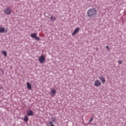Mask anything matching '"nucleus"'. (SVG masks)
Returning <instances> with one entry per match:
<instances>
[{
    "label": "nucleus",
    "instance_id": "f257e3e1",
    "mask_svg": "<svg viewBox=\"0 0 126 126\" xmlns=\"http://www.w3.org/2000/svg\"><path fill=\"white\" fill-rule=\"evenodd\" d=\"M87 15L90 18H94L97 16V10L95 8L89 9L87 11Z\"/></svg>",
    "mask_w": 126,
    "mask_h": 126
},
{
    "label": "nucleus",
    "instance_id": "f03ea898",
    "mask_svg": "<svg viewBox=\"0 0 126 126\" xmlns=\"http://www.w3.org/2000/svg\"><path fill=\"white\" fill-rule=\"evenodd\" d=\"M31 37L33 39H35L36 41H41V38L39 36H37V33H33L31 34Z\"/></svg>",
    "mask_w": 126,
    "mask_h": 126
},
{
    "label": "nucleus",
    "instance_id": "7ed1b4c3",
    "mask_svg": "<svg viewBox=\"0 0 126 126\" xmlns=\"http://www.w3.org/2000/svg\"><path fill=\"white\" fill-rule=\"evenodd\" d=\"M11 12H12V10H11L9 7H7L6 9H4V13H5L6 15H10Z\"/></svg>",
    "mask_w": 126,
    "mask_h": 126
},
{
    "label": "nucleus",
    "instance_id": "20e7f679",
    "mask_svg": "<svg viewBox=\"0 0 126 126\" xmlns=\"http://www.w3.org/2000/svg\"><path fill=\"white\" fill-rule=\"evenodd\" d=\"M26 114L29 117H33L34 116V112L31 109H28L26 111Z\"/></svg>",
    "mask_w": 126,
    "mask_h": 126
},
{
    "label": "nucleus",
    "instance_id": "39448f33",
    "mask_svg": "<svg viewBox=\"0 0 126 126\" xmlns=\"http://www.w3.org/2000/svg\"><path fill=\"white\" fill-rule=\"evenodd\" d=\"M45 61H46V58H45V56L43 55L40 56L38 59V61L40 63H45Z\"/></svg>",
    "mask_w": 126,
    "mask_h": 126
},
{
    "label": "nucleus",
    "instance_id": "423d86ee",
    "mask_svg": "<svg viewBox=\"0 0 126 126\" xmlns=\"http://www.w3.org/2000/svg\"><path fill=\"white\" fill-rule=\"evenodd\" d=\"M94 85L96 87H99V86H101V82L99 80H96L94 82Z\"/></svg>",
    "mask_w": 126,
    "mask_h": 126
},
{
    "label": "nucleus",
    "instance_id": "0eeeda50",
    "mask_svg": "<svg viewBox=\"0 0 126 126\" xmlns=\"http://www.w3.org/2000/svg\"><path fill=\"white\" fill-rule=\"evenodd\" d=\"M7 32V29H5V28L0 27V33H6Z\"/></svg>",
    "mask_w": 126,
    "mask_h": 126
},
{
    "label": "nucleus",
    "instance_id": "6e6552de",
    "mask_svg": "<svg viewBox=\"0 0 126 126\" xmlns=\"http://www.w3.org/2000/svg\"><path fill=\"white\" fill-rule=\"evenodd\" d=\"M79 30H80V29L79 28H77L74 30L73 33H72V36H74V35L77 34L78 32H79Z\"/></svg>",
    "mask_w": 126,
    "mask_h": 126
},
{
    "label": "nucleus",
    "instance_id": "1a4fd4ad",
    "mask_svg": "<svg viewBox=\"0 0 126 126\" xmlns=\"http://www.w3.org/2000/svg\"><path fill=\"white\" fill-rule=\"evenodd\" d=\"M56 93H57V92L56 91V90H55V89H52L50 93L52 97H53L54 96H56Z\"/></svg>",
    "mask_w": 126,
    "mask_h": 126
},
{
    "label": "nucleus",
    "instance_id": "9d476101",
    "mask_svg": "<svg viewBox=\"0 0 126 126\" xmlns=\"http://www.w3.org/2000/svg\"><path fill=\"white\" fill-rule=\"evenodd\" d=\"M99 79L101 81L102 83H103V84H104V83L106 82V79H105V77H104V76H101L99 77Z\"/></svg>",
    "mask_w": 126,
    "mask_h": 126
},
{
    "label": "nucleus",
    "instance_id": "9b49d317",
    "mask_svg": "<svg viewBox=\"0 0 126 126\" xmlns=\"http://www.w3.org/2000/svg\"><path fill=\"white\" fill-rule=\"evenodd\" d=\"M27 89H29V90H32V86H31V84L29 82H27Z\"/></svg>",
    "mask_w": 126,
    "mask_h": 126
},
{
    "label": "nucleus",
    "instance_id": "f8f14e48",
    "mask_svg": "<svg viewBox=\"0 0 126 126\" xmlns=\"http://www.w3.org/2000/svg\"><path fill=\"white\" fill-rule=\"evenodd\" d=\"M51 120V122H52V123H57V118L56 117H52L50 119Z\"/></svg>",
    "mask_w": 126,
    "mask_h": 126
},
{
    "label": "nucleus",
    "instance_id": "ddd939ff",
    "mask_svg": "<svg viewBox=\"0 0 126 126\" xmlns=\"http://www.w3.org/2000/svg\"><path fill=\"white\" fill-rule=\"evenodd\" d=\"M23 120L24 122H25L26 123H27V122L29 121V118H28V116H27V115H25L24 118L23 119Z\"/></svg>",
    "mask_w": 126,
    "mask_h": 126
},
{
    "label": "nucleus",
    "instance_id": "4468645a",
    "mask_svg": "<svg viewBox=\"0 0 126 126\" xmlns=\"http://www.w3.org/2000/svg\"><path fill=\"white\" fill-rule=\"evenodd\" d=\"M50 18H51L52 22L54 21H56V17H55V16L51 15Z\"/></svg>",
    "mask_w": 126,
    "mask_h": 126
},
{
    "label": "nucleus",
    "instance_id": "2eb2a0df",
    "mask_svg": "<svg viewBox=\"0 0 126 126\" xmlns=\"http://www.w3.org/2000/svg\"><path fill=\"white\" fill-rule=\"evenodd\" d=\"M1 54L3 55L4 57H7V53H6V52L5 50L2 51Z\"/></svg>",
    "mask_w": 126,
    "mask_h": 126
},
{
    "label": "nucleus",
    "instance_id": "dca6fc26",
    "mask_svg": "<svg viewBox=\"0 0 126 126\" xmlns=\"http://www.w3.org/2000/svg\"><path fill=\"white\" fill-rule=\"evenodd\" d=\"M93 121V117H92L90 118V119L89 120V122L91 123V122H92Z\"/></svg>",
    "mask_w": 126,
    "mask_h": 126
},
{
    "label": "nucleus",
    "instance_id": "f3484780",
    "mask_svg": "<svg viewBox=\"0 0 126 126\" xmlns=\"http://www.w3.org/2000/svg\"><path fill=\"white\" fill-rule=\"evenodd\" d=\"M118 63H119V64H122V61H118Z\"/></svg>",
    "mask_w": 126,
    "mask_h": 126
},
{
    "label": "nucleus",
    "instance_id": "a211bd4d",
    "mask_svg": "<svg viewBox=\"0 0 126 126\" xmlns=\"http://www.w3.org/2000/svg\"><path fill=\"white\" fill-rule=\"evenodd\" d=\"M106 48L107 49V50L110 49V47H109V46H106Z\"/></svg>",
    "mask_w": 126,
    "mask_h": 126
},
{
    "label": "nucleus",
    "instance_id": "6ab92c4d",
    "mask_svg": "<svg viewBox=\"0 0 126 126\" xmlns=\"http://www.w3.org/2000/svg\"><path fill=\"white\" fill-rule=\"evenodd\" d=\"M1 89H2V87L0 86V90H1Z\"/></svg>",
    "mask_w": 126,
    "mask_h": 126
},
{
    "label": "nucleus",
    "instance_id": "aec40b11",
    "mask_svg": "<svg viewBox=\"0 0 126 126\" xmlns=\"http://www.w3.org/2000/svg\"><path fill=\"white\" fill-rule=\"evenodd\" d=\"M1 71H2V72H3V73H4V72H3V70H1Z\"/></svg>",
    "mask_w": 126,
    "mask_h": 126
},
{
    "label": "nucleus",
    "instance_id": "412c9836",
    "mask_svg": "<svg viewBox=\"0 0 126 126\" xmlns=\"http://www.w3.org/2000/svg\"><path fill=\"white\" fill-rule=\"evenodd\" d=\"M96 50L97 51H98V48H96Z\"/></svg>",
    "mask_w": 126,
    "mask_h": 126
}]
</instances>
